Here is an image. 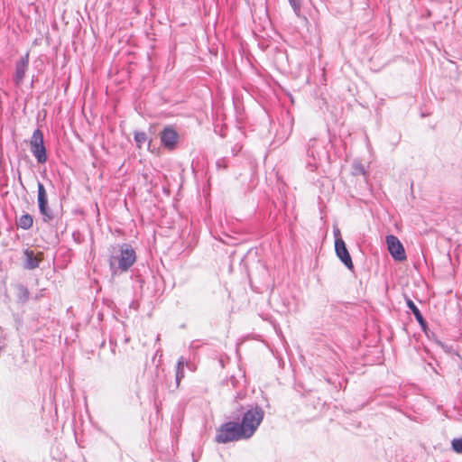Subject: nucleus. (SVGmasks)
<instances>
[{
  "label": "nucleus",
  "mask_w": 462,
  "mask_h": 462,
  "mask_svg": "<svg viewBox=\"0 0 462 462\" xmlns=\"http://www.w3.org/2000/svg\"><path fill=\"white\" fill-rule=\"evenodd\" d=\"M135 251L129 245H123L118 250L113 248L109 259V266L114 274L118 272H126L135 262Z\"/></svg>",
  "instance_id": "nucleus-1"
},
{
  "label": "nucleus",
  "mask_w": 462,
  "mask_h": 462,
  "mask_svg": "<svg viewBox=\"0 0 462 462\" xmlns=\"http://www.w3.org/2000/svg\"><path fill=\"white\" fill-rule=\"evenodd\" d=\"M263 417L264 411L260 407L252 408L243 415L242 421L239 424L247 439H250L255 433Z\"/></svg>",
  "instance_id": "nucleus-2"
},
{
  "label": "nucleus",
  "mask_w": 462,
  "mask_h": 462,
  "mask_svg": "<svg viewBox=\"0 0 462 462\" xmlns=\"http://www.w3.org/2000/svg\"><path fill=\"white\" fill-rule=\"evenodd\" d=\"M240 439H247V438L244 431H242L240 424L235 421H229L221 425L216 436L217 443H227Z\"/></svg>",
  "instance_id": "nucleus-3"
},
{
  "label": "nucleus",
  "mask_w": 462,
  "mask_h": 462,
  "mask_svg": "<svg viewBox=\"0 0 462 462\" xmlns=\"http://www.w3.org/2000/svg\"><path fill=\"white\" fill-rule=\"evenodd\" d=\"M30 151L38 163H44L47 161L43 134L39 128L32 133L30 140Z\"/></svg>",
  "instance_id": "nucleus-4"
},
{
  "label": "nucleus",
  "mask_w": 462,
  "mask_h": 462,
  "mask_svg": "<svg viewBox=\"0 0 462 462\" xmlns=\"http://www.w3.org/2000/svg\"><path fill=\"white\" fill-rule=\"evenodd\" d=\"M386 243L389 253L393 256V258L396 261H404L406 260L405 250L400 242V240L394 236H386Z\"/></svg>",
  "instance_id": "nucleus-5"
},
{
  "label": "nucleus",
  "mask_w": 462,
  "mask_h": 462,
  "mask_svg": "<svg viewBox=\"0 0 462 462\" xmlns=\"http://www.w3.org/2000/svg\"><path fill=\"white\" fill-rule=\"evenodd\" d=\"M160 139L164 148L172 151L176 148L179 134L171 126H166L160 133Z\"/></svg>",
  "instance_id": "nucleus-6"
},
{
  "label": "nucleus",
  "mask_w": 462,
  "mask_h": 462,
  "mask_svg": "<svg viewBox=\"0 0 462 462\" xmlns=\"http://www.w3.org/2000/svg\"><path fill=\"white\" fill-rule=\"evenodd\" d=\"M29 68V52H26L20 60L15 63V71L13 80L16 86H20L24 79L25 74Z\"/></svg>",
  "instance_id": "nucleus-7"
},
{
  "label": "nucleus",
  "mask_w": 462,
  "mask_h": 462,
  "mask_svg": "<svg viewBox=\"0 0 462 462\" xmlns=\"http://www.w3.org/2000/svg\"><path fill=\"white\" fill-rule=\"evenodd\" d=\"M335 250L337 257L350 270L354 268L352 258L342 237L335 239Z\"/></svg>",
  "instance_id": "nucleus-8"
},
{
  "label": "nucleus",
  "mask_w": 462,
  "mask_h": 462,
  "mask_svg": "<svg viewBox=\"0 0 462 462\" xmlns=\"http://www.w3.org/2000/svg\"><path fill=\"white\" fill-rule=\"evenodd\" d=\"M38 202L41 213L45 216L48 219H51V216L50 215L47 208V195L44 189L43 184L38 183Z\"/></svg>",
  "instance_id": "nucleus-9"
},
{
  "label": "nucleus",
  "mask_w": 462,
  "mask_h": 462,
  "mask_svg": "<svg viewBox=\"0 0 462 462\" xmlns=\"http://www.w3.org/2000/svg\"><path fill=\"white\" fill-rule=\"evenodd\" d=\"M25 255L27 260L26 264L30 269L36 268L43 259L42 253L34 254V252L31 250H26Z\"/></svg>",
  "instance_id": "nucleus-10"
},
{
  "label": "nucleus",
  "mask_w": 462,
  "mask_h": 462,
  "mask_svg": "<svg viewBox=\"0 0 462 462\" xmlns=\"http://www.w3.org/2000/svg\"><path fill=\"white\" fill-rule=\"evenodd\" d=\"M17 226L20 228H23L24 230H27L32 226L33 224V218L29 214H23L17 219Z\"/></svg>",
  "instance_id": "nucleus-11"
},
{
  "label": "nucleus",
  "mask_w": 462,
  "mask_h": 462,
  "mask_svg": "<svg viewBox=\"0 0 462 462\" xmlns=\"http://www.w3.org/2000/svg\"><path fill=\"white\" fill-rule=\"evenodd\" d=\"M306 170L310 172H313L319 170V162L313 152H307V165Z\"/></svg>",
  "instance_id": "nucleus-12"
},
{
  "label": "nucleus",
  "mask_w": 462,
  "mask_h": 462,
  "mask_svg": "<svg viewBox=\"0 0 462 462\" xmlns=\"http://www.w3.org/2000/svg\"><path fill=\"white\" fill-rule=\"evenodd\" d=\"M134 139L136 145L141 148L148 140V136L144 132H134Z\"/></svg>",
  "instance_id": "nucleus-13"
},
{
  "label": "nucleus",
  "mask_w": 462,
  "mask_h": 462,
  "mask_svg": "<svg viewBox=\"0 0 462 462\" xmlns=\"http://www.w3.org/2000/svg\"><path fill=\"white\" fill-rule=\"evenodd\" d=\"M453 450L457 454H462V437L454 439L451 441Z\"/></svg>",
  "instance_id": "nucleus-14"
},
{
  "label": "nucleus",
  "mask_w": 462,
  "mask_h": 462,
  "mask_svg": "<svg viewBox=\"0 0 462 462\" xmlns=\"http://www.w3.org/2000/svg\"><path fill=\"white\" fill-rule=\"evenodd\" d=\"M290 5H291L295 14L297 16L300 15V10H301V4L300 0H288Z\"/></svg>",
  "instance_id": "nucleus-15"
},
{
  "label": "nucleus",
  "mask_w": 462,
  "mask_h": 462,
  "mask_svg": "<svg viewBox=\"0 0 462 462\" xmlns=\"http://www.w3.org/2000/svg\"><path fill=\"white\" fill-rule=\"evenodd\" d=\"M406 303H407L408 308L414 314V316L416 315V313L420 312V310L416 307V305L414 304V302L411 300L407 299Z\"/></svg>",
  "instance_id": "nucleus-16"
},
{
  "label": "nucleus",
  "mask_w": 462,
  "mask_h": 462,
  "mask_svg": "<svg viewBox=\"0 0 462 462\" xmlns=\"http://www.w3.org/2000/svg\"><path fill=\"white\" fill-rule=\"evenodd\" d=\"M316 143H317V140L315 138H311L309 140L308 144H307V152L314 153V147H315Z\"/></svg>",
  "instance_id": "nucleus-17"
},
{
  "label": "nucleus",
  "mask_w": 462,
  "mask_h": 462,
  "mask_svg": "<svg viewBox=\"0 0 462 462\" xmlns=\"http://www.w3.org/2000/svg\"><path fill=\"white\" fill-rule=\"evenodd\" d=\"M415 318H416L417 321H418V322H419L422 327H424V326L426 325V322H425V320H424V319H423V316H422V314H421L420 312L416 313Z\"/></svg>",
  "instance_id": "nucleus-18"
},
{
  "label": "nucleus",
  "mask_w": 462,
  "mask_h": 462,
  "mask_svg": "<svg viewBox=\"0 0 462 462\" xmlns=\"http://www.w3.org/2000/svg\"><path fill=\"white\" fill-rule=\"evenodd\" d=\"M334 235L336 236V239L337 237H341L340 230L339 229L335 230Z\"/></svg>",
  "instance_id": "nucleus-19"
}]
</instances>
